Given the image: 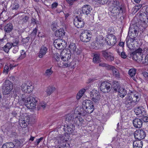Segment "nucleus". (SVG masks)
<instances>
[{
    "mask_svg": "<svg viewBox=\"0 0 148 148\" xmlns=\"http://www.w3.org/2000/svg\"><path fill=\"white\" fill-rule=\"evenodd\" d=\"M140 99V97L138 95L132 93L128 94L125 98V106L128 109L131 110L137 103Z\"/></svg>",
    "mask_w": 148,
    "mask_h": 148,
    "instance_id": "f257e3e1",
    "label": "nucleus"
},
{
    "mask_svg": "<svg viewBox=\"0 0 148 148\" xmlns=\"http://www.w3.org/2000/svg\"><path fill=\"white\" fill-rule=\"evenodd\" d=\"M112 4L111 12L113 16L117 18L120 14L123 13L124 8L120 1L117 0H113Z\"/></svg>",
    "mask_w": 148,
    "mask_h": 148,
    "instance_id": "f03ea898",
    "label": "nucleus"
},
{
    "mask_svg": "<svg viewBox=\"0 0 148 148\" xmlns=\"http://www.w3.org/2000/svg\"><path fill=\"white\" fill-rule=\"evenodd\" d=\"M94 109L92 102L90 100H86L83 102L82 108L81 109V110L78 114L85 115L87 113H91L93 112ZM80 110H81V109Z\"/></svg>",
    "mask_w": 148,
    "mask_h": 148,
    "instance_id": "7ed1b4c3",
    "label": "nucleus"
},
{
    "mask_svg": "<svg viewBox=\"0 0 148 148\" xmlns=\"http://www.w3.org/2000/svg\"><path fill=\"white\" fill-rule=\"evenodd\" d=\"M37 99V98H34L32 96L28 97L25 100V105L28 108L30 109H33L36 105Z\"/></svg>",
    "mask_w": 148,
    "mask_h": 148,
    "instance_id": "20e7f679",
    "label": "nucleus"
},
{
    "mask_svg": "<svg viewBox=\"0 0 148 148\" xmlns=\"http://www.w3.org/2000/svg\"><path fill=\"white\" fill-rule=\"evenodd\" d=\"M91 36L92 34L90 31L84 30L82 32L80 36V38L82 42H88L91 39Z\"/></svg>",
    "mask_w": 148,
    "mask_h": 148,
    "instance_id": "39448f33",
    "label": "nucleus"
},
{
    "mask_svg": "<svg viewBox=\"0 0 148 148\" xmlns=\"http://www.w3.org/2000/svg\"><path fill=\"white\" fill-rule=\"evenodd\" d=\"M30 81H27L21 86V90L25 93H29L33 90V86Z\"/></svg>",
    "mask_w": 148,
    "mask_h": 148,
    "instance_id": "423d86ee",
    "label": "nucleus"
},
{
    "mask_svg": "<svg viewBox=\"0 0 148 148\" xmlns=\"http://www.w3.org/2000/svg\"><path fill=\"white\" fill-rule=\"evenodd\" d=\"M13 88V85L9 80H6L4 83V86L3 90V94L6 95L9 94Z\"/></svg>",
    "mask_w": 148,
    "mask_h": 148,
    "instance_id": "0eeeda50",
    "label": "nucleus"
},
{
    "mask_svg": "<svg viewBox=\"0 0 148 148\" xmlns=\"http://www.w3.org/2000/svg\"><path fill=\"white\" fill-rule=\"evenodd\" d=\"M53 45L57 49L62 50L65 47L66 43L64 41L60 38H58L54 41Z\"/></svg>",
    "mask_w": 148,
    "mask_h": 148,
    "instance_id": "6e6552de",
    "label": "nucleus"
},
{
    "mask_svg": "<svg viewBox=\"0 0 148 148\" xmlns=\"http://www.w3.org/2000/svg\"><path fill=\"white\" fill-rule=\"evenodd\" d=\"M100 88L103 92L105 93L108 92L111 90V84L108 82H103L101 83Z\"/></svg>",
    "mask_w": 148,
    "mask_h": 148,
    "instance_id": "1a4fd4ad",
    "label": "nucleus"
},
{
    "mask_svg": "<svg viewBox=\"0 0 148 148\" xmlns=\"http://www.w3.org/2000/svg\"><path fill=\"white\" fill-rule=\"evenodd\" d=\"M134 136L136 139L140 140L145 138L146 134L144 130H138L134 132Z\"/></svg>",
    "mask_w": 148,
    "mask_h": 148,
    "instance_id": "9d476101",
    "label": "nucleus"
},
{
    "mask_svg": "<svg viewBox=\"0 0 148 148\" xmlns=\"http://www.w3.org/2000/svg\"><path fill=\"white\" fill-rule=\"evenodd\" d=\"M90 97L92 100L95 103L98 102L100 99V95L98 91L95 90H92L90 92Z\"/></svg>",
    "mask_w": 148,
    "mask_h": 148,
    "instance_id": "9b49d317",
    "label": "nucleus"
},
{
    "mask_svg": "<svg viewBox=\"0 0 148 148\" xmlns=\"http://www.w3.org/2000/svg\"><path fill=\"white\" fill-rule=\"evenodd\" d=\"M106 40L107 44L109 45H114L116 42V38L115 36L112 34H110L107 35Z\"/></svg>",
    "mask_w": 148,
    "mask_h": 148,
    "instance_id": "f8f14e48",
    "label": "nucleus"
},
{
    "mask_svg": "<svg viewBox=\"0 0 148 148\" xmlns=\"http://www.w3.org/2000/svg\"><path fill=\"white\" fill-rule=\"evenodd\" d=\"M102 54L103 57L107 61L111 62L114 60V58L112 54L107 50L103 51Z\"/></svg>",
    "mask_w": 148,
    "mask_h": 148,
    "instance_id": "ddd939ff",
    "label": "nucleus"
},
{
    "mask_svg": "<svg viewBox=\"0 0 148 148\" xmlns=\"http://www.w3.org/2000/svg\"><path fill=\"white\" fill-rule=\"evenodd\" d=\"M69 48L70 53L72 52L77 55L80 54L81 53V50L76 48L75 43H71L69 45Z\"/></svg>",
    "mask_w": 148,
    "mask_h": 148,
    "instance_id": "4468645a",
    "label": "nucleus"
},
{
    "mask_svg": "<svg viewBox=\"0 0 148 148\" xmlns=\"http://www.w3.org/2000/svg\"><path fill=\"white\" fill-rule=\"evenodd\" d=\"M92 9L91 6L89 5H86L84 6L82 9L81 11H80V14L82 15V14L88 15L90 14L92 11Z\"/></svg>",
    "mask_w": 148,
    "mask_h": 148,
    "instance_id": "2eb2a0df",
    "label": "nucleus"
},
{
    "mask_svg": "<svg viewBox=\"0 0 148 148\" xmlns=\"http://www.w3.org/2000/svg\"><path fill=\"white\" fill-rule=\"evenodd\" d=\"M66 127L64 126V129L68 134H72L75 130V125L71 123H67Z\"/></svg>",
    "mask_w": 148,
    "mask_h": 148,
    "instance_id": "dca6fc26",
    "label": "nucleus"
},
{
    "mask_svg": "<svg viewBox=\"0 0 148 148\" xmlns=\"http://www.w3.org/2000/svg\"><path fill=\"white\" fill-rule=\"evenodd\" d=\"M142 49L139 48L132 52L131 55L132 56V58L136 60L139 59H140L139 57V56L141 57L140 55L142 53Z\"/></svg>",
    "mask_w": 148,
    "mask_h": 148,
    "instance_id": "f3484780",
    "label": "nucleus"
},
{
    "mask_svg": "<svg viewBox=\"0 0 148 148\" xmlns=\"http://www.w3.org/2000/svg\"><path fill=\"white\" fill-rule=\"evenodd\" d=\"M74 24L77 28H79L83 27L84 26L85 23L81 18H77L76 20H74Z\"/></svg>",
    "mask_w": 148,
    "mask_h": 148,
    "instance_id": "a211bd4d",
    "label": "nucleus"
},
{
    "mask_svg": "<svg viewBox=\"0 0 148 148\" xmlns=\"http://www.w3.org/2000/svg\"><path fill=\"white\" fill-rule=\"evenodd\" d=\"M132 122L134 126L136 128H140L142 126L143 122L142 120L140 119L135 118L133 120Z\"/></svg>",
    "mask_w": 148,
    "mask_h": 148,
    "instance_id": "6ab92c4d",
    "label": "nucleus"
},
{
    "mask_svg": "<svg viewBox=\"0 0 148 148\" xmlns=\"http://www.w3.org/2000/svg\"><path fill=\"white\" fill-rule=\"evenodd\" d=\"M65 52L62 51L60 54V57L61 59L64 61H68L71 58V55L70 52L69 51L68 52Z\"/></svg>",
    "mask_w": 148,
    "mask_h": 148,
    "instance_id": "aec40b11",
    "label": "nucleus"
},
{
    "mask_svg": "<svg viewBox=\"0 0 148 148\" xmlns=\"http://www.w3.org/2000/svg\"><path fill=\"white\" fill-rule=\"evenodd\" d=\"M134 112L137 115H139L140 116L145 115L146 111L142 107H139L135 108Z\"/></svg>",
    "mask_w": 148,
    "mask_h": 148,
    "instance_id": "412c9836",
    "label": "nucleus"
},
{
    "mask_svg": "<svg viewBox=\"0 0 148 148\" xmlns=\"http://www.w3.org/2000/svg\"><path fill=\"white\" fill-rule=\"evenodd\" d=\"M48 50L47 48L44 46L41 47L39 52L38 56L40 58H42L47 53Z\"/></svg>",
    "mask_w": 148,
    "mask_h": 148,
    "instance_id": "4be33fe9",
    "label": "nucleus"
},
{
    "mask_svg": "<svg viewBox=\"0 0 148 148\" xmlns=\"http://www.w3.org/2000/svg\"><path fill=\"white\" fill-rule=\"evenodd\" d=\"M100 56V54L98 52L93 53V60L94 63L97 64L101 62Z\"/></svg>",
    "mask_w": 148,
    "mask_h": 148,
    "instance_id": "5701e85b",
    "label": "nucleus"
},
{
    "mask_svg": "<svg viewBox=\"0 0 148 148\" xmlns=\"http://www.w3.org/2000/svg\"><path fill=\"white\" fill-rule=\"evenodd\" d=\"M139 18L140 21L145 23L148 22L147 16L145 13H140Z\"/></svg>",
    "mask_w": 148,
    "mask_h": 148,
    "instance_id": "b1692460",
    "label": "nucleus"
},
{
    "mask_svg": "<svg viewBox=\"0 0 148 148\" xmlns=\"http://www.w3.org/2000/svg\"><path fill=\"white\" fill-rule=\"evenodd\" d=\"M143 145V143L140 140H135L133 143V148H142Z\"/></svg>",
    "mask_w": 148,
    "mask_h": 148,
    "instance_id": "393cba45",
    "label": "nucleus"
},
{
    "mask_svg": "<svg viewBox=\"0 0 148 148\" xmlns=\"http://www.w3.org/2000/svg\"><path fill=\"white\" fill-rule=\"evenodd\" d=\"M65 32L62 29H59L58 31H56L55 32V35L56 36L58 37L61 38L65 35Z\"/></svg>",
    "mask_w": 148,
    "mask_h": 148,
    "instance_id": "a878e982",
    "label": "nucleus"
},
{
    "mask_svg": "<svg viewBox=\"0 0 148 148\" xmlns=\"http://www.w3.org/2000/svg\"><path fill=\"white\" fill-rule=\"evenodd\" d=\"M13 25L11 23L7 24L4 27V30L5 33H9L13 29Z\"/></svg>",
    "mask_w": 148,
    "mask_h": 148,
    "instance_id": "bb28decb",
    "label": "nucleus"
},
{
    "mask_svg": "<svg viewBox=\"0 0 148 148\" xmlns=\"http://www.w3.org/2000/svg\"><path fill=\"white\" fill-rule=\"evenodd\" d=\"M101 44L98 41V39L96 40L95 41L91 43V46L92 47L95 49H97L101 47Z\"/></svg>",
    "mask_w": 148,
    "mask_h": 148,
    "instance_id": "cd10ccee",
    "label": "nucleus"
},
{
    "mask_svg": "<svg viewBox=\"0 0 148 148\" xmlns=\"http://www.w3.org/2000/svg\"><path fill=\"white\" fill-rule=\"evenodd\" d=\"M112 88L114 90V91L116 92L118 90H119L120 89V86L119 82L116 81H114L112 86L111 85Z\"/></svg>",
    "mask_w": 148,
    "mask_h": 148,
    "instance_id": "c85d7f7f",
    "label": "nucleus"
},
{
    "mask_svg": "<svg viewBox=\"0 0 148 148\" xmlns=\"http://www.w3.org/2000/svg\"><path fill=\"white\" fill-rule=\"evenodd\" d=\"M29 120L28 119L26 120L25 118L24 120H21L19 121V125L21 127L25 128L29 123Z\"/></svg>",
    "mask_w": 148,
    "mask_h": 148,
    "instance_id": "c756f323",
    "label": "nucleus"
},
{
    "mask_svg": "<svg viewBox=\"0 0 148 148\" xmlns=\"http://www.w3.org/2000/svg\"><path fill=\"white\" fill-rule=\"evenodd\" d=\"M135 40V39H133L130 37V38H127L126 39V44L127 47L130 49H131V46L132 45V43Z\"/></svg>",
    "mask_w": 148,
    "mask_h": 148,
    "instance_id": "7c9ffc66",
    "label": "nucleus"
},
{
    "mask_svg": "<svg viewBox=\"0 0 148 148\" xmlns=\"http://www.w3.org/2000/svg\"><path fill=\"white\" fill-rule=\"evenodd\" d=\"M56 88L52 86H49L46 90V92L47 96L50 95L55 90Z\"/></svg>",
    "mask_w": 148,
    "mask_h": 148,
    "instance_id": "2f4dec72",
    "label": "nucleus"
},
{
    "mask_svg": "<svg viewBox=\"0 0 148 148\" xmlns=\"http://www.w3.org/2000/svg\"><path fill=\"white\" fill-rule=\"evenodd\" d=\"M118 92L119 95L122 98L124 97L127 93L126 90L123 88L119 89Z\"/></svg>",
    "mask_w": 148,
    "mask_h": 148,
    "instance_id": "473e14b6",
    "label": "nucleus"
},
{
    "mask_svg": "<svg viewBox=\"0 0 148 148\" xmlns=\"http://www.w3.org/2000/svg\"><path fill=\"white\" fill-rule=\"evenodd\" d=\"M12 45L10 43H8L3 47L4 51L6 53H8L10 49L12 48Z\"/></svg>",
    "mask_w": 148,
    "mask_h": 148,
    "instance_id": "72a5a7b5",
    "label": "nucleus"
},
{
    "mask_svg": "<svg viewBox=\"0 0 148 148\" xmlns=\"http://www.w3.org/2000/svg\"><path fill=\"white\" fill-rule=\"evenodd\" d=\"M75 121H76V125L79 126L81 125L83 121V119L80 117L76 116L75 118Z\"/></svg>",
    "mask_w": 148,
    "mask_h": 148,
    "instance_id": "f704fd0d",
    "label": "nucleus"
},
{
    "mask_svg": "<svg viewBox=\"0 0 148 148\" xmlns=\"http://www.w3.org/2000/svg\"><path fill=\"white\" fill-rule=\"evenodd\" d=\"M15 146L12 143H10L4 144L2 148H14Z\"/></svg>",
    "mask_w": 148,
    "mask_h": 148,
    "instance_id": "c9c22d12",
    "label": "nucleus"
},
{
    "mask_svg": "<svg viewBox=\"0 0 148 148\" xmlns=\"http://www.w3.org/2000/svg\"><path fill=\"white\" fill-rule=\"evenodd\" d=\"M72 116L71 114H68L66 115V123H71L72 121H73Z\"/></svg>",
    "mask_w": 148,
    "mask_h": 148,
    "instance_id": "e433bc0d",
    "label": "nucleus"
},
{
    "mask_svg": "<svg viewBox=\"0 0 148 148\" xmlns=\"http://www.w3.org/2000/svg\"><path fill=\"white\" fill-rule=\"evenodd\" d=\"M136 72V70L135 69H131L129 70L128 73L131 77H134L135 75Z\"/></svg>",
    "mask_w": 148,
    "mask_h": 148,
    "instance_id": "4c0bfd02",
    "label": "nucleus"
},
{
    "mask_svg": "<svg viewBox=\"0 0 148 148\" xmlns=\"http://www.w3.org/2000/svg\"><path fill=\"white\" fill-rule=\"evenodd\" d=\"M53 73V71L51 68L49 69H47L44 75L45 76L49 77Z\"/></svg>",
    "mask_w": 148,
    "mask_h": 148,
    "instance_id": "58836bf2",
    "label": "nucleus"
},
{
    "mask_svg": "<svg viewBox=\"0 0 148 148\" xmlns=\"http://www.w3.org/2000/svg\"><path fill=\"white\" fill-rule=\"evenodd\" d=\"M58 25L56 22H52L51 26V28L53 31H56L57 29Z\"/></svg>",
    "mask_w": 148,
    "mask_h": 148,
    "instance_id": "ea45409f",
    "label": "nucleus"
},
{
    "mask_svg": "<svg viewBox=\"0 0 148 148\" xmlns=\"http://www.w3.org/2000/svg\"><path fill=\"white\" fill-rule=\"evenodd\" d=\"M114 75L117 77L119 78L120 76V74L118 70L116 69L115 67L112 71Z\"/></svg>",
    "mask_w": 148,
    "mask_h": 148,
    "instance_id": "a19ab883",
    "label": "nucleus"
},
{
    "mask_svg": "<svg viewBox=\"0 0 148 148\" xmlns=\"http://www.w3.org/2000/svg\"><path fill=\"white\" fill-rule=\"evenodd\" d=\"M12 10H16L19 7V4L16 2H14L12 5Z\"/></svg>",
    "mask_w": 148,
    "mask_h": 148,
    "instance_id": "79ce46f5",
    "label": "nucleus"
},
{
    "mask_svg": "<svg viewBox=\"0 0 148 148\" xmlns=\"http://www.w3.org/2000/svg\"><path fill=\"white\" fill-rule=\"evenodd\" d=\"M19 43V40L18 38H15L13 40L11 44L12 45V46H18V45Z\"/></svg>",
    "mask_w": 148,
    "mask_h": 148,
    "instance_id": "37998d69",
    "label": "nucleus"
},
{
    "mask_svg": "<svg viewBox=\"0 0 148 148\" xmlns=\"http://www.w3.org/2000/svg\"><path fill=\"white\" fill-rule=\"evenodd\" d=\"M26 56V52L24 50H22L21 52V55L18 58V59L21 60L25 58Z\"/></svg>",
    "mask_w": 148,
    "mask_h": 148,
    "instance_id": "c03bdc74",
    "label": "nucleus"
},
{
    "mask_svg": "<svg viewBox=\"0 0 148 148\" xmlns=\"http://www.w3.org/2000/svg\"><path fill=\"white\" fill-rule=\"evenodd\" d=\"M135 32L137 33L138 32L134 28L130 27L129 29L128 34H131V33H135Z\"/></svg>",
    "mask_w": 148,
    "mask_h": 148,
    "instance_id": "a18cd8bd",
    "label": "nucleus"
},
{
    "mask_svg": "<svg viewBox=\"0 0 148 148\" xmlns=\"http://www.w3.org/2000/svg\"><path fill=\"white\" fill-rule=\"evenodd\" d=\"M142 117H141V120L143 121L144 122H148V117L147 116L146 112H145V115L142 116Z\"/></svg>",
    "mask_w": 148,
    "mask_h": 148,
    "instance_id": "49530a36",
    "label": "nucleus"
},
{
    "mask_svg": "<svg viewBox=\"0 0 148 148\" xmlns=\"http://www.w3.org/2000/svg\"><path fill=\"white\" fill-rule=\"evenodd\" d=\"M138 34V32L131 33V34H128V35L129 37H131V38H132L133 39H135V38L137 36Z\"/></svg>",
    "mask_w": 148,
    "mask_h": 148,
    "instance_id": "de8ad7c7",
    "label": "nucleus"
},
{
    "mask_svg": "<svg viewBox=\"0 0 148 148\" xmlns=\"http://www.w3.org/2000/svg\"><path fill=\"white\" fill-rule=\"evenodd\" d=\"M9 70H10L9 66L8 65H5L4 67L3 72L7 74L8 73Z\"/></svg>",
    "mask_w": 148,
    "mask_h": 148,
    "instance_id": "09e8293b",
    "label": "nucleus"
},
{
    "mask_svg": "<svg viewBox=\"0 0 148 148\" xmlns=\"http://www.w3.org/2000/svg\"><path fill=\"white\" fill-rule=\"evenodd\" d=\"M43 137H41L39 139H37L36 141L34 143L35 145L36 146L38 145L40 141L43 140Z\"/></svg>",
    "mask_w": 148,
    "mask_h": 148,
    "instance_id": "8fccbe9b",
    "label": "nucleus"
},
{
    "mask_svg": "<svg viewBox=\"0 0 148 148\" xmlns=\"http://www.w3.org/2000/svg\"><path fill=\"white\" fill-rule=\"evenodd\" d=\"M54 58H55L56 60L58 62L60 60V55L58 53H56L54 54Z\"/></svg>",
    "mask_w": 148,
    "mask_h": 148,
    "instance_id": "3c124183",
    "label": "nucleus"
},
{
    "mask_svg": "<svg viewBox=\"0 0 148 148\" xmlns=\"http://www.w3.org/2000/svg\"><path fill=\"white\" fill-rule=\"evenodd\" d=\"M98 3L100 4H104L107 3L108 1V0H97Z\"/></svg>",
    "mask_w": 148,
    "mask_h": 148,
    "instance_id": "603ef678",
    "label": "nucleus"
},
{
    "mask_svg": "<svg viewBox=\"0 0 148 148\" xmlns=\"http://www.w3.org/2000/svg\"><path fill=\"white\" fill-rule=\"evenodd\" d=\"M19 48L18 46H15L12 50V52L14 53H16L18 51Z\"/></svg>",
    "mask_w": 148,
    "mask_h": 148,
    "instance_id": "864d4df0",
    "label": "nucleus"
},
{
    "mask_svg": "<svg viewBox=\"0 0 148 148\" xmlns=\"http://www.w3.org/2000/svg\"><path fill=\"white\" fill-rule=\"evenodd\" d=\"M115 68L114 66L109 65L107 64V65L106 67V68L107 69L112 71L113 69Z\"/></svg>",
    "mask_w": 148,
    "mask_h": 148,
    "instance_id": "5fc2aeb1",
    "label": "nucleus"
},
{
    "mask_svg": "<svg viewBox=\"0 0 148 148\" xmlns=\"http://www.w3.org/2000/svg\"><path fill=\"white\" fill-rule=\"evenodd\" d=\"M29 39L30 37H27L25 38H23V41L25 44H26L29 42Z\"/></svg>",
    "mask_w": 148,
    "mask_h": 148,
    "instance_id": "6e6d98bb",
    "label": "nucleus"
},
{
    "mask_svg": "<svg viewBox=\"0 0 148 148\" xmlns=\"http://www.w3.org/2000/svg\"><path fill=\"white\" fill-rule=\"evenodd\" d=\"M77 0H66L67 3L71 5L73 4L74 1H76Z\"/></svg>",
    "mask_w": 148,
    "mask_h": 148,
    "instance_id": "4d7b16f0",
    "label": "nucleus"
},
{
    "mask_svg": "<svg viewBox=\"0 0 148 148\" xmlns=\"http://www.w3.org/2000/svg\"><path fill=\"white\" fill-rule=\"evenodd\" d=\"M29 17L27 16H25L22 19L23 21V22L24 23H26L28 20Z\"/></svg>",
    "mask_w": 148,
    "mask_h": 148,
    "instance_id": "13d9d810",
    "label": "nucleus"
},
{
    "mask_svg": "<svg viewBox=\"0 0 148 148\" xmlns=\"http://www.w3.org/2000/svg\"><path fill=\"white\" fill-rule=\"evenodd\" d=\"M37 29L36 27L33 30V31L31 33V34L34 36H36L37 32Z\"/></svg>",
    "mask_w": 148,
    "mask_h": 148,
    "instance_id": "bf43d9fd",
    "label": "nucleus"
},
{
    "mask_svg": "<svg viewBox=\"0 0 148 148\" xmlns=\"http://www.w3.org/2000/svg\"><path fill=\"white\" fill-rule=\"evenodd\" d=\"M121 56L123 58H126L127 57V55L124 52H122L121 53Z\"/></svg>",
    "mask_w": 148,
    "mask_h": 148,
    "instance_id": "052dcab7",
    "label": "nucleus"
},
{
    "mask_svg": "<svg viewBox=\"0 0 148 148\" xmlns=\"http://www.w3.org/2000/svg\"><path fill=\"white\" fill-rule=\"evenodd\" d=\"M40 106L43 109H44L46 107V104L45 103L42 102L40 103Z\"/></svg>",
    "mask_w": 148,
    "mask_h": 148,
    "instance_id": "680f3d73",
    "label": "nucleus"
},
{
    "mask_svg": "<svg viewBox=\"0 0 148 148\" xmlns=\"http://www.w3.org/2000/svg\"><path fill=\"white\" fill-rule=\"evenodd\" d=\"M107 65V64L103 62H101L99 64V66L102 67H105L106 68Z\"/></svg>",
    "mask_w": 148,
    "mask_h": 148,
    "instance_id": "e2e57ef3",
    "label": "nucleus"
},
{
    "mask_svg": "<svg viewBox=\"0 0 148 148\" xmlns=\"http://www.w3.org/2000/svg\"><path fill=\"white\" fill-rule=\"evenodd\" d=\"M58 4L57 3L55 2L53 3L51 5L52 8H55L58 6Z\"/></svg>",
    "mask_w": 148,
    "mask_h": 148,
    "instance_id": "0e129e2a",
    "label": "nucleus"
},
{
    "mask_svg": "<svg viewBox=\"0 0 148 148\" xmlns=\"http://www.w3.org/2000/svg\"><path fill=\"white\" fill-rule=\"evenodd\" d=\"M82 96L83 95H82V94H81L78 92L76 98L77 99H79L82 97Z\"/></svg>",
    "mask_w": 148,
    "mask_h": 148,
    "instance_id": "69168bd1",
    "label": "nucleus"
},
{
    "mask_svg": "<svg viewBox=\"0 0 148 148\" xmlns=\"http://www.w3.org/2000/svg\"><path fill=\"white\" fill-rule=\"evenodd\" d=\"M82 96L83 95H82V94H81L78 92L76 98L77 99H79L82 97Z\"/></svg>",
    "mask_w": 148,
    "mask_h": 148,
    "instance_id": "338daca9",
    "label": "nucleus"
},
{
    "mask_svg": "<svg viewBox=\"0 0 148 148\" xmlns=\"http://www.w3.org/2000/svg\"><path fill=\"white\" fill-rule=\"evenodd\" d=\"M143 74L145 77H148V73L147 72L145 71L143 72Z\"/></svg>",
    "mask_w": 148,
    "mask_h": 148,
    "instance_id": "774afa93",
    "label": "nucleus"
}]
</instances>
